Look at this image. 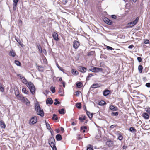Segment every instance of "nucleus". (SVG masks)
<instances>
[{
    "mask_svg": "<svg viewBox=\"0 0 150 150\" xmlns=\"http://www.w3.org/2000/svg\"><path fill=\"white\" fill-rule=\"evenodd\" d=\"M35 108L38 115L41 117L44 116V113L43 110L42 109H41L40 105L38 103L35 104Z\"/></svg>",
    "mask_w": 150,
    "mask_h": 150,
    "instance_id": "f257e3e1",
    "label": "nucleus"
},
{
    "mask_svg": "<svg viewBox=\"0 0 150 150\" xmlns=\"http://www.w3.org/2000/svg\"><path fill=\"white\" fill-rule=\"evenodd\" d=\"M26 86L30 89L31 93L34 95L35 92V88L33 84L31 82H29Z\"/></svg>",
    "mask_w": 150,
    "mask_h": 150,
    "instance_id": "f03ea898",
    "label": "nucleus"
},
{
    "mask_svg": "<svg viewBox=\"0 0 150 150\" xmlns=\"http://www.w3.org/2000/svg\"><path fill=\"white\" fill-rule=\"evenodd\" d=\"M90 70L93 72H102L103 71V69L101 68L96 67H93L90 69Z\"/></svg>",
    "mask_w": 150,
    "mask_h": 150,
    "instance_id": "7ed1b4c3",
    "label": "nucleus"
},
{
    "mask_svg": "<svg viewBox=\"0 0 150 150\" xmlns=\"http://www.w3.org/2000/svg\"><path fill=\"white\" fill-rule=\"evenodd\" d=\"M37 121V118L36 116L33 117L30 121V124L32 125L36 123Z\"/></svg>",
    "mask_w": 150,
    "mask_h": 150,
    "instance_id": "20e7f679",
    "label": "nucleus"
},
{
    "mask_svg": "<svg viewBox=\"0 0 150 150\" xmlns=\"http://www.w3.org/2000/svg\"><path fill=\"white\" fill-rule=\"evenodd\" d=\"M80 45L79 42L76 40H74L73 42V46L74 48L77 49Z\"/></svg>",
    "mask_w": 150,
    "mask_h": 150,
    "instance_id": "39448f33",
    "label": "nucleus"
},
{
    "mask_svg": "<svg viewBox=\"0 0 150 150\" xmlns=\"http://www.w3.org/2000/svg\"><path fill=\"white\" fill-rule=\"evenodd\" d=\"M139 20V18L138 17H137L133 21L130 22L128 23V24L131 25H132L131 26V27L137 24Z\"/></svg>",
    "mask_w": 150,
    "mask_h": 150,
    "instance_id": "423d86ee",
    "label": "nucleus"
},
{
    "mask_svg": "<svg viewBox=\"0 0 150 150\" xmlns=\"http://www.w3.org/2000/svg\"><path fill=\"white\" fill-rule=\"evenodd\" d=\"M104 21L105 23L110 25H112V21L106 17L104 18Z\"/></svg>",
    "mask_w": 150,
    "mask_h": 150,
    "instance_id": "0eeeda50",
    "label": "nucleus"
},
{
    "mask_svg": "<svg viewBox=\"0 0 150 150\" xmlns=\"http://www.w3.org/2000/svg\"><path fill=\"white\" fill-rule=\"evenodd\" d=\"M52 36L53 38L56 41H57L59 40L58 37V35L56 32H54L52 34Z\"/></svg>",
    "mask_w": 150,
    "mask_h": 150,
    "instance_id": "6e6552de",
    "label": "nucleus"
},
{
    "mask_svg": "<svg viewBox=\"0 0 150 150\" xmlns=\"http://www.w3.org/2000/svg\"><path fill=\"white\" fill-rule=\"evenodd\" d=\"M78 69L80 72L83 73H84L86 71L87 69L83 67L79 66L78 67Z\"/></svg>",
    "mask_w": 150,
    "mask_h": 150,
    "instance_id": "1a4fd4ad",
    "label": "nucleus"
},
{
    "mask_svg": "<svg viewBox=\"0 0 150 150\" xmlns=\"http://www.w3.org/2000/svg\"><path fill=\"white\" fill-rule=\"evenodd\" d=\"M21 101L25 103L26 105L27 106L29 105L30 103V101L28 100V99L24 97H23Z\"/></svg>",
    "mask_w": 150,
    "mask_h": 150,
    "instance_id": "9d476101",
    "label": "nucleus"
},
{
    "mask_svg": "<svg viewBox=\"0 0 150 150\" xmlns=\"http://www.w3.org/2000/svg\"><path fill=\"white\" fill-rule=\"evenodd\" d=\"M18 0H13V8L14 10H15L16 8V6L17 5V3Z\"/></svg>",
    "mask_w": 150,
    "mask_h": 150,
    "instance_id": "9b49d317",
    "label": "nucleus"
},
{
    "mask_svg": "<svg viewBox=\"0 0 150 150\" xmlns=\"http://www.w3.org/2000/svg\"><path fill=\"white\" fill-rule=\"evenodd\" d=\"M106 144L109 147H112L113 145V142L111 140L108 141L106 142Z\"/></svg>",
    "mask_w": 150,
    "mask_h": 150,
    "instance_id": "f8f14e48",
    "label": "nucleus"
},
{
    "mask_svg": "<svg viewBox=\"0 0 150 150\" xmlns=\"http://www.w3.org/2000/svg\"><path fill=\"white\" fill-rule=\"evenodd\" d=\"M110 93V90L108 89H105L103 93V94L104 96H106L109 95Z\"/></svg>",
    "mask_w": 150,
    "mask_h": 150,
    "instance_id": "ddd939ff",
    "label": "nucleus"
},
{
    "mask_svg": "<svg viewBox=\"0 0 150 150\" xmlns=\"http://www.w3.org/2000/svg\"><path fill=\"white\" fill-rule=\"evenodd\" d=\"M53 102V100L50 98H49L46 100V103L47 104H50V105H51L52 104Z\"/></svg>",
    "mask_w": 150,
    "mask_h": 150,
    "instance_id": "4468645a",
    "label": "nucleus"
},
{
    "mask_svg": "<svg viewBox=\"0 0 150 150\" xmlns=\"http://www.w3.org/2000/svg\"><path fill=\"white\" fill-rule=\"evenodd\" d=\"M142 117L145 119L147 120L149 119V116L148 114L146 113H143L142 115Z\"/></svg>",
    "mask_w": 150,
    "mask_h": 150,
    "instance_id": "2eb2a0df",
    "label": "nucleus"
},
{
    "mask_svg": "<svg viewBox=\"0 0 150 150\" xmlns=\"http://www.w3.org/2000/svg\"><path fill=\"white\" fill-rule=\"evenodd\" d=\"M109 108L110 110L114 111H117L118 110V108L117 107L113 105H111L110 106Z\"/></svg>",
    "mask_w": 150,
    "mask_h": 150,
    "instance_id": "dca6fc26",
    "label": "nucleus"
},
{
    "mask_svg": "<svg viewBox=\"0 0 150 150\" xmlns=\"http://www.w3.org/2000/svg\"><path fill=\"white\" fill-rule=\"evenodd\" d=\"M0 125L1 128L3 129H4L6 127L5 124L2 120H1L0 121Z\"/></svg>",
    "mask_w": 150,
    "mask_h": 150,
    "instance_id": "f3484780",
    "label": "nucleus"
},
{
    "mask_svg": "<svg viewBox=\"0 0 150 150\" xmlns=\"http://www.w3.org/2000/svg\"><path fill=\"white\" fill-rule=\"evenodd\" d=\"M56 138L57 141H60L62 139V137L60 134H58L56 135Z\"/></svg>",
    "mask_w": 150,
    "mask_h": 150,
    "instance_id": "a211bd4d",
    "label": "nucleus"
},
{
    "mask_svg": "<svg viewBox=\"0 0 150 150\" xmlns=\"http://www.w3.org/2000/svg\"><path fill=\"white\" fill-rule=\"evenodd\" d=\"M86 113L87 115L90 119H91L92 118L93 115V113H90V112L88 111H87Z\"/></svg>",
    "mask_w": 150,
    "mask_h": 150,
    "instance_id": "6ab92c4d",
    "label": "nucleus"
},
{
    "mask_svg": "<svg viewBox=\"0 0 150 150\" xmlns=\"http://www.w3.org/2000/svg\"><path fill=\"white\" fill-rule=\"evenodd\" d=\"M9 55L13 57H14L16 55V53L13 50H11L9 54Z\"/></svg>",
    "mask_w": 150,
    "mask_h": 150,
    "instance_id": "aec40b11",
    "label": "nucleus"
},
{
    "mask_svg": "<svg viewBox=\"0 0 150 150\" xmlns=\"http://www.w3.org/2000/svg\"><path fill=\"white\" fill-rule=\"evenodd\" d=\"M58 112L60 114H64L65 113V110L64 108H62L61 109L59 110Z\"/></svg>",
    "mask_w": 150,
    "mask_h": 150,
    "instance_id": "412c9836",
    "label": "nucleus"
},
{
    "mask_svg": "<svg viewBox=\"0 0 150 150\" xmlns=\"http://www.w3.org/2000/svg\"><path fill=\"white\" fill-rule=\"evenodd\" d=\"M38 71L40 72H43L44 68L41 66H38Z\"/></svg>",
    "mask_w": 150,
    "mask_h": 150,
    "instance_id": "4be33fe9",
    "label": "nucleus"
},
{
    "mask_svg": "<svg viewBox=\"0 0 150 150\" xmlns=\"http://www.w3.org/2000/svg\"><path fill=\"white\" fill-rule=\"evenodd\" d=\"M100 86L98 83L94 84L92 85L91 86V87L93 88H95L98 87H99Z\"/></svg>",
    "mask_w": 150,
    "mask_h": 150,
    "instance_id": "5701e85b",
    "label": "nucleus"
},
{
    "mask_svg": "<svg viewBox=\"0 0 150 150\" xmlns=\"http://www.w3.org/2000/svg\"><path fill=\"white\" fill-rule=\"evenodd\" d=\"M93 146L91 145H88L87 146L86 150H93Z\"/></svg>",
    "mask_w": 150,
    "mask_h": 150,
    "instance_id": "b1692460",
    "label": "nucleus"
},
{
    "mask_svg": "<svg viewBox=\"0 0 150 150\" xmlns=\"http://www.w3.org/2000/svg\"><path fill=\"white\" fill-rule=\"evenodd\" d=\"M138 69L139 71V73H141L142 72L143 69V67L142 65H139L138 67Z\"/></svg>",
    "mask_w": 150,
    "mask_h": 150,
    "instance_id": "393cba45",
    "label": "nucleus"
},
{
    "mask_svg": "<svg viewBox=\"0 0 150 150\" xmlns=\"http://www.w3.org/2000/svg\"><path fill=\"white\" fill-rule=\"evenodd\" d=\"M56 142H50V143H48L50 146L51 147H53L55 146V143Z\"/></svg>",
    "mask_w": 150,
    "mask_h": 150,
    "instance_id": "a878e982",
    "label": "nucleus"
},
{
    "mask_svg": "<svg viewBox=\"0 0 150 150\" xmlns=\"http://www.w3.org/2000/svg\"><path fill=\"white\" fill-rule=\"evenodd\" d=\"M87 129V127L86 126L81 127V130L82 131V132L83 133L85 132V130Z\"/></svg>",
    "mask_w": 150,
    "mask_h": 150,
    "instance_id": "bb28decb",
    "label": "nucleus"
},
{
    "mask_svg": "<svg viewBox=\"0 0 150 150\" xmlns=\"http://www.w3.org/2000/svg\"><path fill=\"white\" fill-rule=\"evenodd\" d=\"M82 86V84L81 82H79L76 83V87L79 88H81Z\"/></svg>",
    "mask_w": 150,
    "mask_h": 150,
    "instance_id": "cd10ccee",
    "label": "nucleus"
},
{
    "mask_svg": "<svg viewBox=\"0 0 150 150\" xmlns=\"http://www.w3.org/2000/svg\"><path fill=\"white\" fill-rule=\"evenodd\" d=\"M106 104V102L103 100L100 101L99 103V105L101 106L105 105Z\"/></svg>",
    "mask_w": 150,
    "mask_h": 150,
    "instance_id": "c85d7f7f",
    "label": "nucleus"
},
{
    "mask_svg": "<svg viewBox=\"0 0 150 150\" xmlns=\"http://www.w3.org/2000/svg\"><path fill=\"white\" fill-rule=\"evenodd\" d=\"M76 106L78 108L80 109L81 107V103H76Z\"/></svg>",
    "mask_w": 150,
    "mask_h": 150,
    "instance_id": "c756f323",
    "label": "nucleus"
},
{
    "mask_svg": "<svg viewBox=\"0 0 150 150\" xmlns=\"http://www.w3.org/2000/svg\"><path fill=\"white\" fill-rule=\"evenodd\" d=\"M129 131L132 132H135L136 131V129L133 127H131L129 129Z\"/></svg>",
    "mask_w": 150,
    "mask_h": 150,
    "instance_id": "7c9ffc66",
    "label": "nucleus"
},
{
    "mask_svg": "<svg viewBox=\"0 0 150 150\" xmlns=\"http://www.w3.org/2000/svg\"><path fill=\"white\" fill-rule=\"evenodd\" d=\"M22 92L25 94H27L28 93V91H27L25 88H23L22 89Z\"/></svg>",
    "mask_w": 150,
    "mask_h": 150,
    "instance_id": "2f4dec72",
    "label": "nucleus"
},
{
    "mask_svg": "<svg viewBox=\"0 0 150 150\" xmlns=\"http://www.w3.org/2000/svg\"><path fill=\"white\" fill-rule=\"evenodd\" d=\"M50 90L52 93H54L55 92V89L54 87L51 86L50 88Z\"/></svg>",
    "mask_w": 150,
    "mask_h": 150,
    "instance_id": "473e14b6",
    "label": "nucleus"
},
{
    "mask_svg": "<svg viewBox=\"0 0 150 150\" xmlns=\"http://www.w3.org/2000/svg\"><path fill=\"white\" fill-rule=\"evenodd\" d=\"M23 79L22 80V82L23 83L25 84V85H27L28 83V81H27V80L24 77V78H23Z\"/></svg>",
    "mask_w": 150,
    "mask_h": 150,
    "instance_id": "72a5a7b5",
    "label": "nucleus"
},
{
    "mask_svg": "<svg viewBox=\"0 0 150 150\" xmlns=\"http://www.w3.org/2000/svg\"><path fill=\"white\" fill-rule=\"evenodd\" d=\"M55 140L54 137H50L48 140V143H50L51 142H55Z\"/></svg>",
    "mask_w": 150,
    "mask_h": 150,
    "instance_id": "f704fd0d",
    "label": "nucleus"
},
{
    "mask_svg": "<svg viewBox=\"0 0 150 150\" xmlns=\"http://www.w3.org/2000/svg\"><path fill=\"white\" fill-rule=\"evenodd\" d=\"M52 118L53 120H57L58 119L57 115L55 114H53Z\"/></svg>",
    "mask_w": 150,
    "mask_h": 150,
    "instance_id": "c9c22d12",
    "label": "nucleus"
},
{
    "mask_svg": "<svg viewBox=\"0 0 150 150\" xmlns=\"http://www.w3.org/2000/svg\"><path fill=\"white\" fill-rule=\"evenodd\" d=\"M56 65L58 68L59 69V70L62 71V72H64V70L58 64H56Z\"/></svg>",
    "mask_w": 150,
    "mask_h": 150,
    "instance_id": "e433bc0d",
    "label": "nucleus"
},
{
    "mask_svg": "<svg viewBox=\"0 0 150 150\" xmlns=\"http://www.w3.org/2000/svg\"><path fill=\"white\" fill-rule=\"evenodd\" d=\"M118 112H112L111 113V116H117L118 115Z\"/></svg>",
    "mask_w": 150,
    "mask_h": 150,
    "instance_id": "4c0bfd02",
    "label": "nucleus"
},
{
    "mask_svg": "<svg viewBox=\"0 0 150 150\" xmlns=\"http://www.w3.org/2000/svg\"><path fill=\"white\" fill-rule=\"evenodd\" d=\"M23 97L22 95L20 94L17 97L18 99L21 101L22 100Z\"/></svg>",
    "mask_w": 150,
    "mask_h": 150,
    "instance_id": "58836bf2",
    "label": "nucleus"
},
{
    "mask_svg": "<svg viewBox=\"0 0 150 150\" xmlns=\"http://www.w3.org/2000/svg\"><path fill=\"white\" fill-rule=\"evenodd\" d=\"M72 73L73 75H76L78 74V72L77 71H75L74 69L72 70Z\"/></svg>",
    "mask_w": 150,
    "mask_h": 150,
    "instance_id": "ea45409f",
    "label": "nucleus"
},
{
    "mask_svg": "<svg viewBox=\"0 0 150 150\" xmlns=\"http://www.w3.org/2000/svg\"><path fill=\"white\" fill-rule=\"evenodd\" d=\"M38 47L40 52L41 53L43 51L42 48L39 44L38 45Z\"/></svg>",
    "mask_w": 150,
    "mask_h": 150,
    "instance_id": "a19ab883",
    "label": "nucleus"
},
{
    "mask_svg": "<svg viewBox=\"0 0 150 150\" xmlns=\"http://www.w3.org/2000/svg\"><path fill=\"white\" fill-rule=\"evenodd\" d=\"M15 63L18 66H20L21 65V63L18 60H15Z\"/></svg>",
    "mask_w": 150,
    "mask_h": 150,
    "instance_id": "79ce46f5",
    "label": "nucleus"
},
{
    "mask_svg": "<svg viewBox=\"0 0 150 150\" xmlns=\"http://www.w3.org/2000/svg\"><path fill=\"white\" fill-rule=\"evenodd\" d=\"M15 40L19 45L21 43V40L18 38L16 37Z\"/></svg>",
    "mask_w": 150,
    "mask_h": 150,
    "instance_id": "37998d69",
    "label": "nucleus"
},
{
    "mask_svg": "<svg viewBox=\"0 0 150 150\" xmlns=\"http://www.w3.org/2000/svg\"><path fill=\"white\" fill-rule=\"evenodd\" d=\"M45 123H46V127L47 128L48 130L50 129L51 127H50V124H49L48 123L46 122H45Z\"/></svg>",
    "mask_w": 150,
    "mask_h": 150,
    "instance_id": "c03bdc74",
    "label": "nucleus"
},
{
    "mask_svg": "<svg viewBox=\"0 0 150 150\" xmlns=\"http://www.w3.org/2000/svg\"><path fill=\"white\" fill-rule=\"evenodd\" d=\"M54 100L55 101V102L54 103V104L55 105H57V104H60V102L58 101V100L57 99H55Z\"/></svg>",
    "mask_w": 150,
    "mask_h": 150,
    "instance_id": "a18cd8bd",
    "label": "nucleus"
},
{
    "mask_svg": "<svg viewBox=\"0 0 150 150\" xmlns=\"http://www.w3.org/2000/svg\"><path fill=\"white\" fill-rule=\"evenodd\" d=\"M59 93H61V94L60 95L61 96H63V89H62L61 88H59Z\"/></svg>",
    "mask_w": 150,
    "mask_h": 150,
    "instance_id": "49530a36",
    "label": "nucleus"
},
{
    "mask_svg": "<svg viewBox=\"0 0 150 150\" xmlns=\"http://www.w3.org/2000/svg\"><path fill=\"white\" fill-rule=\"evenodd\" d=\"M145 109L146 111L150 115V108L149 107L147 108H146Z\"/></svg>",
    "mask_w": 150,
    "mask_h": 150,
    "instance_id": "de8ad7c7",
    "label": "nucleus"
},
{
    "mask_svg": "<svg viewBox=\"0 0 150 150\" xmlns=\"http://www.w3.org/2000/svg\"><path fill=\"white\" fill-rule=\"evenodd\" d=\"M118 139L120 141L122 140L123 139V137L122 136V135L121 134H119L118 137Z\"/></svg>",
    "mask_w": 150,
    "mask_h": 150,
    "instance_id": "09e8293b",
    "label": "nucleus"
},
{
    "mask_svg": "<svg viewBox=\"0 0 150 150\" xmlns=\"http://www.w3.org/2000/svg\"><path fill=\"white\" fill-rule=\"evenodd\" d=\"M80 93V92L79 91H77L75 92V95L78 96H79V94Z\"/></svg>",
    "mask_w": 150,
    "mask_h": 150,
    "instance_id": "8fccbe9b",
    "label": "nucleus"
},
{
    "mask_svg": "<svg viewBox=\"0 0 150 150\" xmlns=\"http://www.w3.org/2000/svg\"><path fill=\"white\" fill-rule=\"evenodd\" d=\"M137 59L139 62H141L142 61V58L139 57H138L137 58Z\"/></svg>",
    "mask_w": 150,
    "mask_h": 150,
    "instance_id": "3c124183",
    "label": "nucleus"
},
{
    "mask_svg": "<svg viewBox=\"0 0 150 150\" xmlns=\"http://www.w3.org/2000/svg\"><path fill=\"white\" fill-rule=\"evenodd\" d=\"M106 48L108 50H114V49L112 48L111 47L106 46Z\"/></svg>",
    "mask_w": 150,
    "mask_h": 150,
    "instance_id": "603ef678",
    "label": "nucleus"
},
{
    "mask_svg": "<svg viewBox=\"0 0 150 150\" xmlns=\"http://www.w3.org/2000/svg\"><path fill=\"white\" fill-rule=\"evenodd\" d=\"M4 90V88L2 86H0V91L1 92H3Z\"/></svg>",
    "mask_w": 150,
    "mask_h": 150,
    "instance_id": "864d4df0",
    "label": "nucleus"
},
{
    "mask_svg": "<svg viewBox=\"0 0 150 150\" xmlns=\"http://www.w3.org/2000/svg\"><path fill=\"white\" fill-rule=\"evenodd\" d=\"M93 75L92 74H89L88 75V76L87 77V79L88 80V78H90L92 76H93Z\"/></svg>",
    "mask_w": 150,
    "mask_h": 150,
    "instance_id": "5fc2aeb1",
    "label": "nucleus"
},
{
    "mask_svg": "<svg viewBox=\"0 0 150 150\" xmlns=\"http://www.w3.org/2000/svg\"><path fill=\"white\" fill-rule=\"evenodd\" d=\"M17 76L19 77L22 80L23 79V78H24L25 77H24L23 76L21 75L20 74H18Z\"/></svg>",
    "mask_w": 150,
    "mask_h": 150,
    "instance_id": "6e6d98bb",
    "label": "nucleus"
},
{
    "mask_svg": "<svg viewBox=\"0 0 150 150\" xmlns=\"http://www.w3.org/2000/svg\"><path fill=\"white\" fill-rule=\"evenodd\" d=\"M149 41L147 39L145 40L144 41V43L146 44L149 43Z\"/></svg>",
    "mask_w": 150,
    "mask_h": 150,
    "instance_id": "4d7b16f0",
    "label": "nucleus"
},
{
    "mask_svg": "<svg viewBox=\"0 0 150 150\" xmlns=\"http://www.w3.org/2000/svg\"><path fill=\"white\" fill-rule=\"evenodd\" d=\"M15 95L17 97L20 94L18 91H16L15 92Z\"/></svg>",
    "mask_w": 150,
    "mask_h": 150,
    "instance_id": "13d9d810",
    "label": "nucleus"
},
{
    "mask_svg": "<svg viewBox=\"0 0 150 150\" xmlns=\"http://www.w3.org/2000/svg\"><path fill=\"white\" fill-rule=\"evenodd\" d=\"M148 88L150 87V83H146L145 85Z\"/></svg>",
    "mask_w": 150,
    "mask_h": 150,
    "instance_id": "bf43d9fd",
    "label": "nucleus"
},
{
    "mask_svg": "<svg viewBox=\"0 0 150 150\" xmlns=\"http://www.w3.org/2000/svg\"><path fill=\"white\" fill-rule=\"evenodd\" d=\"M111 17L112 18L115 19H116V18H117V16L115 15H112L111 16Z\"/></svg>",
    "mask_w": 150,
    "mask_h": 150,
    "instance_id": "052dcab7",
    "label": "nucleus"
},
{
    "mask_svg": "<svg viewBox=\"0 0 150 150\" xmlns=\"http://www.w3.org/2000/svg\"><path fill=\"white\" fill-rule=\"evenodd\" d=\"M79 120L81 122H83V117L82 116L81 117H80L79 118Z\"/></svg>",
    "mask_w": 150,
    "mask_h": 150,
    "instance_id": "680f3d73",
    "label": "nucleus"
},
{
    "mask_svg": "<svg viewBox=\"0 0 150 150\" xmlns=\"http://www.w3.org/2000/svg\"><path fill=\"white\" fill-rule=\"evenodd\" d=\"M134 47V46L132 45H131L129 46L128 48L129 49H132Z\"/></svg>",
    "mask_w": 150,
    "mask_h": 150,
    "instance_id": "e2e57ef3",
    "label": "nucleus"
},
{
    "mask_svg": "<svg viewBox=\"0 0 150 150\" xmlns=\"http://www.w3.org/2000/svg\"><path fill=\"white\" fill-rule=\"evenodd\" d=\"M62 2L64 4H66L67 2V0H62Z\"/></svg>",
    "mask_w": 150,
    "mask_h": 150,
    "instance_id": "0e129e2a",
    "label": "nucleus"
},
{
    "mask_svg": "<svg viewBox=\"0 0 150 150\" xmlns=\"http://www.w3.org/2000/svg\"><path fill=\"white\" fill-rule=\"evenodd\" d=\"M115 126H116V125H111L110 127V128H114V127H115Z\"/></svg>",
    "mask_w": 150,
    "mask_h": 150,
    "instance_id": "69168bd1",
    "label": "nucleus"
},
{
    "mask_svg": "<svg viewBox=\"0 0 150 150\" xmlns=\"http://www.w3.org/2000/svg\"><path fill=\"white\" fill-rule=\"evenodd\" d=\"M82 116L83 117V120H85L86 118V116L85 115H82Z\"/></svg>",
    "mask_w": 150,
    "mask_h": 150,
    "instance_id": "338daca9",
    "label": "nucleus"
},
{
    "mask_svg": "<svg viewBox=\"0 0 150 150\" xmlns=\"http://www.w3.org/2000/svg\"><path fill=\"white\" fill-rule=\"evenodd\" d=\"M94 53V52L93 51H91L90 52H89L88 54V56H89L91 54H93Z\"/></svg>",
    "mask_w": 150,
    "mask_h": 150,
    "instance_id": "774afa93",
    "label": "nucleus"
}]
</instances>
